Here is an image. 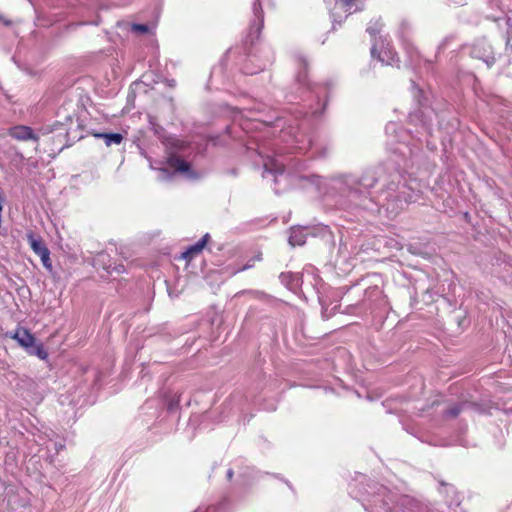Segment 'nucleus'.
<instances>
[{"instance_id": "5701e85b", "label": "nucleus", "mask_w": 512, "mask_h": 512, "mask_svg": "<svg viewBox=\"0 0 512 512\" xmlns=\"http://www.w3.org/2000/svg\"><path fill=\"white\" fill-rule=\"evenodd\" d=\"M371 55L373 58H375L377 55V45L376 44H373V46L371 48Z\"/></svg>"}, {"instance_id": "39448f33", "label": "nucleus", "mask_w": 512, "mask_h": 512, "mask_svg": "<svg viewBox=\"0 0 512 512\" xmlns=\"http://www.w3.org/2000/svg\"><path fill=\"white\" fill-rule=\"evenodd\" d=\"M27 241L33 252L41 258L43 266L48 270H51L52 263L50 260V251L41 237L36 236L33 232H29L27 233Z\"/></svg>"}, {"instance_id": "a878e982", "label": "nucleus", "mask_w": 512, "mask_h": 512, "mask_svg": "<svg viewBox=\"0 0 512 512\" xmlns=\"http://www.w3.org/2000/svg\"><path fill=\"white\" fill-rule=\"evenodd\" d=\"M245 73H247V74H254V73H256V71H250V70H248L247 67H245Z\"/></svg>"}, {"instance_id": "aec40b11", "label": "nucleus", "mask_w": 512, "mask_h": 512, "mask_svg": "<svg viewBox=\"0 0 512 512\" xmlns=\"http://www.w3.org/2000/svg\"><path fill=\"white\" fill-rule=\"evenodd\" d=\"M381 30V23L379 20L370 21L366 31L371 35L375 36L377 33H379Z\"/></svg>"}, {"instance_id": "c85d7f7f", "label": "nucleus", "mask_w": 512, "mask_h": 512, "mask_svg": "<svg viewBox=\"0 0 512 512\" xmlns=\"http://www.w3.org/2000/svg\"><path fill=\"white\" fill-rule=\"evenodd\" d=\"M265 67H266V64H263L259 69H260V70H264V69H265Z\"/></svg>"}, {"instance_id": "2eb2a0df", "label": "nucleus", "mask_w": 512, "mask_h": 512, "mask_svg": "<svg viewBox=\"0 0 512 512\" xmlns=\"http://www.w3.org/2000/svg\"><path fill=\"white\" fill-rule=\"evenodd\" d=\"M96 138H102L107 146L119 145L123 141V135L120 133H96Z\"/></svg>"}, {"instance_id": "4468645a", "label": "nucleus", "mask_w": 512, "mask_h": 512, "mask_svg": "<svg viewBox=\"0 0 512 512\" xmlns=\"http://www.w3.org/2000/svg\"><path fill=\"white\" fill-rule=\"evenodd\" d=\"M385 493H386V488L381 487V488L379 489V493H378V495H377V496H374V499L372 500V502H373V504H374L375 506H378V505H379L380 507H382L386 512H394V508H392V507H391V502H392V501H391V498H390V497H388V498H382V499H380V498H379L381 495H383V496H384V495H385Z\"/></svg>"}, {"instance_id": "4be33fe9", "label": "nucleus", "mask_w": 512, "mask_h": 512, "mask_svg": "<svg viewBox=\"0 0 512 512\" xmlns=\"http://www.w3.org/2000/svg\"><path fill=\"white\" fill-rule=\"evenodd\" d=\"M507 45L512 47V23H509L507 28Z\"/></svg>"}, {"instance_id": "423d86ee", "label": "nucleus", "mask_w": 512, "mask_h": 512, "mask_svg": "<svg viewBox=\"0 0 512 512\" xmlns=\"http://www.w3.org/2000/svg\"><path fill=\"white\" fill-rule=\"evenodd\" d=\"M471 55L474 58L482 60L488 68L495 63V56L490 44L485 39L478 40L471 49Z\"/></svg>"}, {"instance_id": "a211bd4d", "label": "nucleus", "mask_w": 512, "mask_h": 512, "mask_svg": "<svg viewBox=\"0 0 512 512\" xmlns=\"http://www.w3.org/2000/svg\"><path fill=\"white\" fill-rule=\"evenodd\" d=\"M406 53L408 55L410 65L414 68L419 66L420 55H419V52L417 51V49L415 47H413L412 45H407Z\"/></svg>"}, {"instance_id": "6ab92c4d", "label": "nucleus", "mask_w": 512, "mask_h": 512, "mask_svg": "<svg viewBox=\"0 0 512 512\" xmlns=\"http://www.w3.org/2000/svg\"><path fill=\"white\" fill-rule=\"evenodd\" d=\"M465 404L463 403H456L453 404L449 409L445 411V416L449 418L457 417L461 411L463 410Z\"/></svg>"}, {"instance_id": "dca6fc26", "label": "nucleus", "mask_w": 512, "mask_h": 512, "mask_svg": "<svg viewBox=\"0 0 512 512\" xmlns=\"http://www.w3.org/2000/svg\"><path fill=\"white\" fill-rule=\"evenodd\" d=\"M306 235L301 228H292L289 236V244L301 246L305 243Z\"/></svg>"}, {"instance_id": "f03ea898", "label": "nucleus", "mask_w": 512, "mask_h": 512, "mask_svg": "<svg viewBox=\"0 0 512 512\" xmlns=\"http://www.w3.org/2000/svg\"><path fill=\"white\" fill-rule=\"evenodd\" d=\"M345 183L349 187V197L351 201L354 202L356 206L363 207L365 209L369 208L366 200H368L366 193H369L368 190L373 188L377 183V178L374 172H366L362 175V177L358 180L347 177ZM369 201H374L373 198H369ZM377 203V199L375 200Z\"/></svg>"}, {"instance_id": "bb28decb", "label": "nucleus", "mask_w": 512, "mask_h": 512, "mask_svg": "<svg viewBox=\"0 0 512 512\" xmlns=\"http://www.w3.org/2000/svg\"><path fill=\"white\" fill-rule=\"evenodd\" d=\"M41 131L43 134H47V133L51 132L50 129H45V128H42Z\"/></svg>"}, {"instance_id": "9d476101", "label": "nucleus", "mask_w": 512, "mask_h": 512, "mask_svg": "<svg viewBox=\"0 0 512 512\" xmlns=\"http://www.w3.org/2000/svg\"><path fill=\"white\" fill-rule=\"evenodd\" d=\"M110 262H111L110 256L106 253L98 254L95 259L96 265L102 266V268L104 270H106L107 273L116 272L119 274V273L124 272V266L122 264L112 265Z\"/></svg>"}, {"instance_id": "cd10ccee", "label": "nucleus", "mask_w": 512, "mask_h": 512, "mask_svg": "<svg viewBox=\"0 0 512 512\" xmlns=\"http://www.w3.org/2000/svg\"><path fill=\"white\" fill-rule=\"evenodd\" d=\"M250 267H252V265H250V264H246V265L242 268V270H246V269H248V268H250Z\"/></svg>"}, {"instance_id": "0eeeda50", "label": "nucleus", "mask_w": 512, "mask_h": 512, "mask_svg": "<svg viewBox=\"0 0 512 512\" xmlns=\"http://www.w3.org/2000/svg\"><path fill=\"white\" fill-rule=\"evenodd\" d=\"M8 135L18 141H39V135L26 125H16L8 129Z\"/></svg>"}, {"instance_id": "6e6552de", "label": "nucleus", "mask_w": 512, "mask_h": 512, "mask_svg": "<svg viewBox=\"0 0 512 512\" xmlns=\"http://www.w3.org/2000/svg\"><path fill=\"white\" fill-rule=\"evenodd\" d=\"M253 14L255 16V21L251 23L249 29V37L251 38V41H254L259 37L263 28L264 16L260 0H255L253 4Z\"/></svg>"}, {"instance_id": "412c9836", "label": "nucleus", "mask_w": 512, "mask_h": 512, "mask_svg": "<svg viewBox=\"0 0 512 512\" xmlns=\"http://www.w3.org/2000/svg\"><path fill=\"white\" fill-rule=\"evenodd\" d=\"M131 31L135 34H146L149 32V26L147 24H132Z\"/></svg>"}, {"instance_id": "f8f14e48", "label": "nucleus", "mask_w": 512, "mask_h": 512, "mask_svg": "<svg viewBox=\"0 0 512 512\" xmlns=\"http://www.w3.org/2000/svg\"><path fill=\"white\" fill-rule=\"evenodd\" d=\"M293 129H290L289 131H282V137L285 139L286 135H289L293 142L296 144L295 149L299 151L307 150L311 147V139L305 138L303 135H296L295 133H292Z\"/></svg>"}, {"instance_id": "20e7f679", "label": "nucleus", "mask_w": 512, "mask_h": 512, "mask_svg": "<svg viewBox=\"0 0 512 512\" xmlns=\"http://www.w3.org/2000/svg\"><path fill=\"white\" fill-rule=\"evenodd\" d=\"M360 10L357 0H335L331 9L333 23H341L348 15Z\"/></svg>"}, {"instance_id": "1a4fd4ad", "label": "nucleus", "mask_w": 512, "mask_h": 512, "mask_svg": "<svg viewBox=\"0 0 512 512\" xmlns=\"http://www.w3.org/2000/svg\"><path fill=\"white\" fill-rule=\"evenodd\" d=\"M270 174L274 176V181H278V177L285 178L284 175V163L278 159L270 158L264 163V174Z\"/></svg>"}, {"instance_id": "f257e3e1", "label": "nucleus", "mask_w": 512, "mask_h": 512, "mask_svg": "<svg viewBox=\"0 0 512 512\" xmlns=\"http://www.w3.org/2000/svg\"><path fill=\"white\" fill-rule=\"evenodd\" d=\"M414 201H416L414 190L405 184L400 186V183L394 180L388 183L377 196V205L393 213H397L405 204Z\"/></svg>"}, {"instance_id": "7ed1b4c3", "label": "nucleus", "mask_w": 512, "mask_h": 512, "mask_svg": "<svg viewBox=\"0 0 512 512\" xmlns=\"http://www.w3.org/2000/svg\"><path fill=\"white\" fill-rule=\"evenodd\" d=\"M8 336L17 341L30 355H35L41 360L48 357V353L42 344L36 343L35 337L26 329L19 327L14 332L8 333Z\"/></svg>"}, {"instance_id": "9b49d317", "label": "nucleus", "mask_w": 512, "mask_h": 512, "mask_svg": "<svg viewBox=\"0 0 512 512\" xmlns=\"http://www.w3.org/2000/svg\"><path fill=\"white\" fill-rule=\"evenodd\" d=\"M210 239V235L206 233L199 241L195 244L189 246L185 252L182 253V257L187 260H191L196 255H198L204 247L206 246L208 240Z\"/></svg>"}, {"instance_id": "ddd939ff", "label": "nucleus", "mask_w": 512, "mask_h": 512, "mask_svg": "<svg viewBox=\"0 0 512 512\" xmlns=\"http://www.w3.org/2000/svg\"><path fill=\"white\" fill-rule=\"evenodd\" d=\"M377 58L380 62L386 65H393L398 61L396 52L389 45L378 53Z\"/></svg>"}, {"instance_id": "b1692460", "label": "nucleus", "mask_w": 512, "mask_h": 512, "mask_svg": "<svg viewBox=\"0 0 512 512\" xmlns=\"http://www.w3.org/2000/svg\"><path fill=\"white\" fill-rule=\"evenodd\" d=\"M280 277H281V279H282V281H283V282H286V278H293V276H292V275H290V274H284V273H282Z\"/></svg>"}, {"instance_id": "f3484780", "label": "nucleus", "mask_w": 512, "mask_h": 512, "mask_svg": "<svg viewBox=\"0 0 512 512\" xmlns=\"http://www.w3.org/2000/svg\"><path fill=\"white\" fill-rule=\"evenodd\" d=\"M169 165L177 172L188 173L190 170V164L178 157H172L169 159Z\"/></svg>"}, {"instance_id": "393cba45", "label": "nucleus", "mask_w": 512, "mask_h": 512, "mask_svg": "<svg viewBox=\"0 0 512 512\" xmlns=\"http://www.w3.org/2000/svg\"><path fill=\"white\" fill-rule=\"evenodd\" d=\"M232 476H233V470H232V469H229V470L227 471V478H228V479H231V478H232Z\"/></svg>"}]
</instances>
